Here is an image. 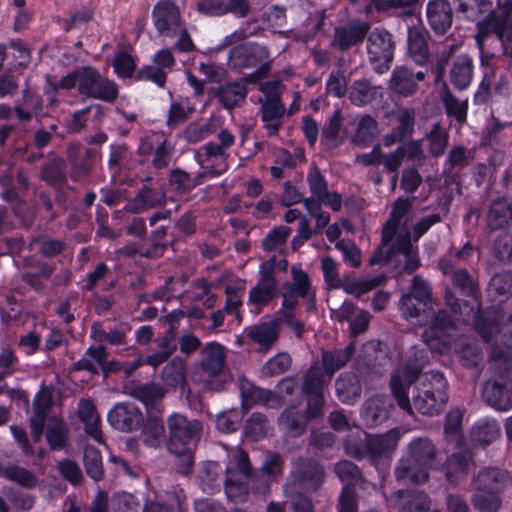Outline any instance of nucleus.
Instances as JSON below:
<instances>
[{
  "instance_id": "6e6d98bb",
  "label": "nucleus",
  "mask_w": 512,
  "mask_h": 512,
  "mask_svg": "<svg viewBox=\"0 0 512 512\" xmlns=\"http://www.w3.org/2000/svg\"><path fill=\"white\" fill-rule=\"evenodd\" d=\"M292 283H287L286 288L296 293L299 297L314 302L315 293L312 291L308 274L296 266L291 268Z\"/></svg>"
},
{
  "instance_id": "72a5a7b5",
  "label": "nucleus",
  "mask_w": 512,
  "mask_h": 512,
  "mask_svg": "<svg viewBox=\"0 0 512 512\" xmlns=\"http://www.w3.org/2000/svg\"><path fill=\"white\" fill-rule=\"evenodd\" d=\"M355 353V343L350 342L344 348L325 350L321 354V362L325 374L331 380L334 374L343 368Z\"/></svg>"
},
{
  "instance_id": "69168bd1",
  "label": "nucleus",
  "mask_w": 512,
  "mask_h": 512,
  "mask_svg": "<svg viewBox=\"0 0 512 512\" xmlns=\"http://www.w3.org/2000/svg\"><path fill=\"white\" fill-rule=\"evenodd\" d=\"M84 467L88 476L99 481L104 476L102 456L98 449L87 446L84 449Z\"/></svg>"
},
{
  "instance_id": "f704fd0d",
  "label": "nucleus",
  "mask_w": 512,
  "mask_h": 512,
  "mask_svg": "<svg viewBox=\"0 0 512 512\" xmlns=\"http://www.w3.org/2000/svg\"><path fill=\"white\" fill-rule=\"evenodd\" d=\"M225 364L224 348L219 343H209L202 351V359L199 368L203 375L208 377L218 376Z\"/></svg>"
},
{
  "instance_id": "c85d7f7f",
  "label": "nucleus",
  "mask_w": 512,
  "mask_h": 512,
  "mask_svg": "<svg viewBox=\"0 0 512 512\" xmlns=\"http://www.w3.org/2000/svg\"><path fill=\"white\" fill-rule=\"evenodd\" d=\"M473 59L468 54L455 57L449 69V80L459 91L467 89L473 80Z\"/></svg>"
},
{
  "instance_id": "c9c22d12",
  "label": "nucleus",
  "mask_w": 512,
  "mask_h": 512,
  "mask_svg": "<svg viewBox=\"0 0 512 512\" xmlns=\"http://www.w3.org/2000/svg\"><path fill=\"white\" fill-rule=\"evenodd\" d=\"M246 336L260 346V351H268L279 338L277 323L273 319L245 329Z\"/></svg>"
},
{
  "instance_id": "bf43d9fd",
  "label": "nucleus",
  "mask_w": 512,
  "mask_h": 512,
  "mask_svg": "<svg viewBox=\"0 0 512 512\" xmlns=\"http://www.w3.org/2000/svg\"><path fill=\"white\" fill-rule=\"evenodd\" d=\"M384 280V276L373 277L369 279L345 278L341 281L340 288H342L347 294L360 297L361 295L379 286Z\"/></svg>"
},
{
  "instance_id": "4d7b16f0",
  "label": "nucleus",
  "mask_w": 512,
  "mask_h": 512,
  "mask_svg": "<svg viewBox=\"0 0 512 512\" xmlns=\"http://www.w3.org/2000/svg\"><path fill=\"white\" fill-rule=\"evenodd\" d=\"M162 381L171 387L182 386L186 382L185 364L180 357H174L162 369Z\"/></svg>"
},
{
  "instance_id": "a878e982",
  "label": "nucleus",
  "mask_w": 512,
  "mask_h": 512,
  "mask_svg": "<svg viewBox=\"0 0 512 512\" xmlns=\"http://www.w3.org/2000/svg\"><path fill=\"white\" fill-rule=\"evenodd\" d=\"M248 89L241 81H231L219 85L213 95L226 110L240 107L247 97Z\"/></svg>"
},
{
  "instance_id": "58836bf2",
  "label": "nucleus",
  "mask_w": 512,
  "mask_h": 512,
  "mask_svg": "<svg viewBox=\"0 0 512 512\" xmlns=\"http://www.w3.org/2000/svg\"><path fill=\"white\" fill-rule=\"evenodd\" d=\"M472 464L471 452L463 451L453 453L446 459L443 466L447 480L451 483L458 482L468 474Z\"/></svg>"
},
{
  "instance_id": "4c0bfd02",
  "label": "nucleus",
  "mask_w": 512,
  "mask_h": 512,
  "mask_svg": "<svg viewBox=\"0 0 512 512\" xmlns=\"http://www.w3.org/2000/svg\"><path fill=\"white\" fill-rule=\"evenodd\" d=\"M338 399L344 404H355L361 397L362 386L357 375L342 373L335 381Z\"/></svg>"
},
{
  "instance_id": "4468645a",
  "label": "nucleus",
  "mask_w": 512,
  "mask_h": 512,
  "mask_svg": "<svg viewBox=\"0 0 512 512\" xmlns=\"http://www.w3.org/2000/svg\"><path fill=\"white\" fill-rule=\"evenodd\" d=\"M371 25L366 21L353 19L342 26L334 28L331 45L341 52H346L354 46H359L366 39Z\"/></svg>"
},
{
  "instance_id": "f257e3e1",
  "label": "nucleus",
  "mask_w": 512,
  "mask_h": 512,
  "mask_svg": "<svg viewBox=\"0 0 512 512\" xmlns=\"http://www.w3.org/2000/svg\"><path fill=\"white\" fill-rule=\"evenodd\" d=\"M422 372V366L415 361L408 360L402 373H394L389 381L392 396L398 406L413 414V407L423 415H437L448 401V383L439 371L424 373L419 385L413 388L412 402L409 398V389L416 382Z\"/></svg>"
},
{
  "instance_id": "de8ad7c7",
  "label": "nucleus",
  "mask_w": 512,
  "mask_h": 512,
  "mask_svg": "<svg viewBox=\"0 0 512 512\" xmlns=\"http://www.w3.org/2000/svg\"><path fill=\"white\" fill-rule=\"evenodd\" d=\"M165 394L166 389L156 382L135 385L130 389V395L142 402L147 408L156 405Z\"/></svg>"
},
{
  "instance_id": "864d4df0",
  "label": "nucleus",
  "mask_w": 512,
  "mask_h": 512,
  "mask_svg": "<svg viewBox=\"0 0 512 512\" xmlns=\"http://www.w3.org/2000/svg\"><path fill=\"white\" fill-rule=\"evenodd\" d=\"M378 134L377 121L370 115L363 116L358 123L353 143L358 147L365 148L376 139Z\"/></svg>"
},
{
  "instance_id": "4be33fe9",
  "label": "nucleus",
  "mask_w": 512,
  "mask_h": 512,
  "mask_svg": "<svg viewBox=\"0 0 512 512\" xmlns=\"http://www.w3.org/2000/svg\"><path fill=\"white\" fill-rule=\"evenodd\" d=\"M485 222L489 233L509 228L512 224V203L504 197L492 200L486 211Z\"/></svg>"
},
{
  "instance_id": "37998d69",
  "label": "nucleus",
  "mask_w": 512,
  "mask_h": 512,
  "mask_svg": "<svg viewBox=\"0 0 512 512\" xmlns=\"http://www.w3.org/2000/svg\"><path fill=\"white\" fill-rule=\"evenodd\" d=\"M381 87L374 85L368 79L355 80L348 93V98L355 106H365L373 102L380 94Z\"/></svg>"
},
{
  "instance_id": "79ce46f5",
  "label": "nucleus",
  "mask_w": 512,
  "mask_h": 512,
  "mask_svg": "<svg viewBox=\"0 0 512 512\" xmlns=\"http://www.w3.org/2000/svg\"><path fill=\"white\" fill-rule=\"evenodd\" d=\"M108 355L107 348L104 345L90 346L86 349L83 356L74 363V369L97 375L101 370L104 360H107Z\"/></svg>"
},
{
  "instance_id": "473e14b6",
  "label": "nucleus",
  "mask_w": 512,
  "mask_h": 512,
  "mask_svg": "<svg viewBox=\"0 0 512 512\" xmlns=\"http://www.w3.org/2000/svg\"><path fill=\"white\" fill-rule=\"evenodd\" d=\"M440 101L447 117L455 119L459 126L466 123L469 107L467 98L460 99L450 90L448 85L444 83L440 90Z\"/></svg>"
},
{
  "instance_id": "2f4dec72",
  "label": "nucleus",
  "mask_w": 512,
  "mask_h": 512,
  "mask_svg": "<svg viewBox=\"0 0 512 512\" xmlns=\"http://www.w3.org/2000/svg\"><path fill=\"white\" fill-rule=\"evenodd\" d=\"M508 481L509 475L506 471L498 468H486L479 471L474 479V484L480 492L498 494L505 488Z\"/></svg>"
},
{
  "instance_id": "0e129e2a",
  "label": "nucleus",
  "mask_w": 512,
  "mask_h": 512,
  "mask_svg": "<svg viewBox=\"0 0 512 512\" xmlns=\"http://www.w3.org/2000/svg\"><path fill=\"white\" fill-rule=\"evenodd\" d=\"M475 329L485 341H490L495 333L499 331L497 313L489 312L484 315H476L473 312Z\"/></svg>"
},
{
  "instance_id": "6ab92c4d",
  "label": "nucleus",
  "mask_w": 512,
  "mask_h": 512,
  "mask_svg": "<svg viewBox=\"0 0 512 512\" xmlns=\"http://www.w3.org/2000/svg\"><path fill=\"white\" fill-rule=\"evenodd\" d=\"M141 440L142 443L151 449L167 448L168 435L165 430V422L160 412H147L146 418H143L141 424Z\"/></svg>"
},
{
  "instance_id": "cd10ccee",
  "label": "nucleus",
  "mask_w": 512,
  "mask_h": 512,
  "mask_svg": "<svg viewBox=\"0 0 512 512\" xmlns=\"http://www.w3.org/2000/svg\"><path fill=\"white\" fill-rule=\"evenodd\" d=\"M261 119L269 136H276L282 127L286 107L282 99L259 100Z\"/></svg>"
},
{
  "instance_id": "a18cd8bd",
  "label": "nucleus",
  "mask_w": 512,
  "mask_h": 512,
  "mask_svg": "<svg viewBox=\"0 0 512 512\" xmlns=\"http://www.w3.org/2000/svg\"><path fill=\"white\" fill-rule=\"evenodd\" d=\"M360 357L367 367L374 368L377 372L390 361L385 346L379 340L366 342Z\"/></svg>"
},
{
  "instance_id": "ddd939ff",
  "label": "nucleus",
  "mask_w": 512,
  "mask_h": 512,
  "mask_svg": "<svg viewBox=\"0 0 512 512\" xmlns=\"http://www.w3.org/2000/svg\"><path fill=\"white\" fill-rule=\"evenodd\" d=\"M152 20L162 36L175 37L181 30V14L173 0H158L152 10Z\"/></svg>"
},
{
  "instance_id": "e2e57ef3",
  "label": "nucleus",
  "mask_w": 512,
  "mask_h": 512,
  "mask_svg": "<svg viewBox=\"0 0 512 512\" xmlns=\"http://www.w3.org/2000/svg\"><path fill=\"white\" fill-rule=\"evenodd\" d=\"M324 375L318 363H314L306 371L302 383V392L305 395L323 394Z\"/></svg>"
},
{
  "instance_id": "c03bdc74",
  "label": "nucleus",
  "mask_w": 512,
  "mask_h": 512,
  "mask_svg": "<svg viewBox=\"0 0 512 512\" xmlns=\"http://www.w3.org/2000/svg\"><path fill=\"white\" fill-rule=\"evenodd\" d=\"M454 353L463 367L473 368L482 361L481 349L470 338H461L454 345Z\"/></svg>"
},
{
  "instance_id": "f03ea898",
  "label": "nucleus",
  "mask_w": 512,
  "mask_h": 512,
  "mask_svg": "<svg viewBox=\"0 0 512 512\" xmlns=\"http://www.w3.org/2000/svg\"><path fill=\"white\" fill-rule=\"evenodd\" d=\"M475 40L480 51V64L484 69L483 79L474 95L475 103H483L489 94L494 70L490 65L499 45L512 41V1L506 2L498 11L489 13L476 25Z\"/></svg>"
},
{
  "instance_id": "774afa93",
  "label": "nucleus",
  "mask_w": 512,
  "mask_h": 512,
  "mask_svg": "<svg viewBox=\"0 0 512 512\" xmlns=\"http://www.w3.org/2000/svg\"><path fill=\"white\" fill-rule=\"evenodd\" d=\"M334 472L338 478L351 486L356 485L363 480L360 469L349 460H341L334 465Z\"/></svg>"
},
{
  "instance_id": "e433bc0d",
  "label": "nucleus",
  "mask_w": 512,
  "mask_h": 512,
  "mask_svg": "<svg viewBox=\"0 0 512 512\" xmlns=\"http://www.w3.org/2000/svg\"><path fill=\"white\" fill-rule=\"evenodd\" d=\"M77 414L84 424L85 432L98 443H104L103 434L99 428V416L96 407L90 399L79 400Z\"/></svg>"
},
{
  "instance_id": "2eb2a0df",
  "label": "nucleus",
  "mask_w": 512,
  "mask_h": 512,
  "mask_svg": "<svg viewBox=\"0 0 512 512\" xmlns=\"http://www.w3.org/2000/svg\"><path fill=\"white\" fill-rule=\"evenodd\" d=\"M22 268L21 280L37 293L45 290V280L50 279L56 270L55 264L41 261L32 255L22 259Z\"/></svg>"
},
{
  "instance_id": "39448f33",
  "label": "nucleus",
  "mask_w": 512,
  "mask_h": 512,
  "mask_svg": "<svg viewBox=\"0 0 512 512\" xmlns=\"http://www.w3.org/2000/svg\"><path fill=\"white\" fill-rule=\"evenodd\" d=\"M326 472L323 465L313 459L299 456L292 461V469L284 483L283 495L295 493V489L316 492L324 484Z\"/></svg>"
},
{
  "instance_id": "7c9ffc66",
  "label": "nucleus",
  "mask_w": 512,
  "mask_h": 512,
  "mask_svg": "<svg viewBox=\"0 0 512 512\" xmlns=\"http://www.w3.org/2000/svg\"><path fill=\"white\" fill-rule=\"evenodd\" d=\"M240 392L246 404H258L270 408H278L282 404V399L279 395L271 390L255 386L249 381L241 382Z\"/></svg>"
},
{
  "instance_id": "052dcab7",
  "label": "nucleus",
  "mask_w": 512,
  "mask_h": 512,
  "mask_svg": "<svg viewBox=\"0 0 512 512\" xmlns=\"http://www.w3.org/2000/svg\"><path fill=\"white\" fill-rule=\"evenodd\" d=\"M270 425L267 417L259 412L253 413L246 421L245 435L254 441L267 436Z\"/></svg>"
},
{
  "instance_id": "423d86ee",
  "label": "nucleus",
  "mask_w": 512,
  "mask_h": 512,
  "mask_svg": "<svg viewBox=\"0 0 512 512\" xmlns=\"http://www.w3.org/2000/svg\"><path fill=\"white\" fill-rule=\"evenodd\" d=\"M491 366L495 375L485 382L483 398L496 410L507 411L512 408V381L509 377L511 361L495 358Z\"/></svg>"
},
{
  "instance_id": "c756f323",
  "label": "nucleus",
  "mask_w": 512,
  "mask_h": 512,
  "mask_svg": "<svg viewBox=\"0 0 512 512\" xmlns=\"http://www.w3.org/2000/svg\"><path fill=\"white\" fill-rule=\"evenodd\" d=\"M45 438L52 451L64 450L69 446V428L63 418L46 416Z\"/></svg>"
},
{
  "instance_id": "9d476101",
  "label": "nucleus",
  "mask_w": 512,
  "mask_h": 512,
  "mask_svg": "<svg viewBox=\"0 0 512 512\" xmlns=\"http://www.w3.org/2000/svg\"><path fill=\"white\" fill-rule=\"evenodd\" d=\"M79 93L89 98L113 102L118 96L117 85L91 66L81 68Z\"/></svg>"
},
{
  "instance_id": "13d9d810",
  "label": "nucleus",
  "mask_w": 512,
  "mask_h": 512,
  "mask_svg": "<svg viewBox=\"0 0 512 512\" xmlns=\"http://www.w3.org/2000/svg\"><path fill=\"white\" fill-rule=\"evenodd\" d=\"M277 294L278 285L257 282V284L249 291L248 302L257 308L262 309L264 306H267L275 300L277 298Z\"/></svg>"
},
{
  "instance_id": "680f3d73",
  "label": "nucleus",
  "mask_w": 512,
  "mask_h": 512,
  "mask_svg": "<svg viewBox=\"0 0 512 512\" xmlns=\"http://www.w3.org/2000/svg\"><path fill=\"white\" fill-rule=\"evenodd\" d=\"M397 122L396 130L405 138L412 136L415 130L416 110L414 108L398 107L394 113Z\"/></svg>"
},
{
  "instance_id": "a211bd4d",
  "label": "nucleus",
  "mask_w": 512,
  "mask_h": 512,
  "mask_svg": "<svg viewBox=\"0 0 512 512\" xmlns=\"http://www.w3.org/2000/svg\"><path fill=\"white\" fill-rule=\"evenodd\" d=\"M453 8L448 0H428L426 20L435 35H445L453 23Z\"/></svg>"
},
{
  "instance_id": "9b49d317",
  "label": "nucleus",
  "mask_w": 512,
  "mask_h": 512,
  "mask_svg": "<svg viewBox=\"0 0 512 512\" xmlns=\"http://www.w3.org/2000/svg\"><path fill=\"white\" fill-rule=\"evenodd\" d=\"M430 32L422 23L412 25L407 30V57L417 66L428 71L432 62L429 42Z\"/></svg>"
},
{
  "instance_id": "6e6552de",
  "label": "nucleus",
  "mask_w": 512,
  "mask_h": 512,
  "mask_svg": "<svg viewBox=\"0 0 512 512\" xmlns=\"http://www.w3.org/2000/svg\"><path fill=\"white\" fill-rule=\"evenodd\" d=\"M400 437L401 433L396 428L382 435L366 434L364 440L360 441L348 437L345 441V451L355 459L370 457L376 460L391 454L397 447Z\"/></svg>"
},
{
  "instance_id": "49530a36",
  "label": "nucleus",
  "mask_w": 512,
  "mask_h": 512,
  "mask_svg": "<svg viewBox=\"0 0 512 512\" xmlns=\"http://www.w3.org/2000/svg\"><path fill=\"white\" fill-rule=\"evenodd\" d=\"M0 473L7 480L25 489H34L39 485V480L32 471L17 464L1 466Z\"/></svg>"
},
{
  "instance_id": "8fccbe9b",
  "label": "nucleus",
  "mask_w": 512,
  "mask_h": 512,
  "mask_svg": "<svg viewBox=\"0 0 512 512\" xmlns=\"http://www.w3.org/2000/svg\"><path fill=\"white\" fill-rule=\"evenodd\" d=\"M424 140L428 143L427 149L429 154L434 158H438L444 154L448 146L449 133L440 122H435L430 131L425 134Z\"/></svg>"
},
{
  "instance_id": "3c124183",
  "label": "nucleus",
  "mask_w": 512,
  "mask_h": 512,
  "mask_svg": "<svg viewBox=\"0 0 512 512\" xmlns=\"http://www.w3.org/2000/svg\"><path fill=\"white\" fill-rule=\"evenodd\" d=\"M500 436L498 423L490 419L479 420L471 431V439L479 445H489Z\"/></svg>"
},
{
  "instance_id": "b1692460",
  "label": "nucleus",
  "mask_w": 512,
  "mask_h": 512,
  "mask_svg": "<svg viewBox=\"0 0 512 512\" xmlns=\"http://www.w3.org/2000/svg\"><path fill=\"white\" fill-rule=\"evenodd\" d=\"M439 268L444 275L451 277L452 284L457 287L461 294L467 297H475L478 287L468 271L464 268L456 269L452 258H441Z\"/></svg>"
},
{
  "instance_id": "20e7f679",
  "label": "nucleus",
  "mask_w": 512,
  "mask_h": 512,
  "mask_svg": "<svg viewBox=\"0 0 512 512\" xmlns=\"http://www.w3.org/2000/svg\"><path fill=\"white\" fill-rule=\"evenodd\" d=\"M407 449L408 456L402 458L395 467V478L414 484L425 483L429 478L428 470L437 456L435 445L430 439L420 437L412 440Z\"/></svg>"
},
{
  "instance_id": "338daca9",
  "label": "nucleus",
  "mask_w": 512,
  "mask_h": 512,
  "mask_svg": "<svg viewBox=\"0 0 512 512\" xmlns=\"http://www.w3.org/2000/svg\"><path fill=\"white\" fill-rule=\"evenodd\" d=\"M292 233V229L285 225H280L271 229L262 240V248L266 252H272L283 245Z\"/></svg>"
},
{
  "instance_id": "5fc2aeb1",
  "label": "nucleus",
  "mask_w": 512,
  "mask_h": 512,
  "mask_svg": "<svg viewBox=\"0 0 512 512\" xmlns=\"http://www.w3.org/2000/svg\"><path fill=\"white\" fill-rule=\"evenodd\" d=\"M418 2L419 0H371L370 7L378 12L399 10V16L412 17Z\"/></svg>"
},
{
  "instance_id": "bb28decb",
  "label": "nucleus",
  "mask_w": 512,
  "mask_h": 512,
  "mask_svg": "<svg viewBox=\"0 0 512 512\" xmlns=\"http://www.w3.org/2000/svg\"><path fill=\"white\" fill-rule=\"evenodd\" d=\"M395 507L400 512H429L431 502L420 490H399L394 493Z\"/></svg>"
},
{
  "instance_id": "0eeeda50",
  "label": "nucleus",
  "mask_w": 512,
  "mask_h": 512,
  "mask_svg": "<svg viewBox=\"0 0 512 512\" xmlns=\"http://www.w3.org/2000/svg\"><path fill=\"white\" fill-rule=\"evenodd\" d=\"M399 306L407 320L419 326L428 324L433 314V304L430 287L421 276L413 277L412 289L401 297Z\"/></svg>"
},
{
  "instance_id": "5701e85b",
  "label": "nucleus",
  "mask_w": 512,
  "mask_h": 512,
  "mask_svg": "<svg viewBox=\"0 0 512 512\" xmlns=\"http://www.w3.org/2000/svg\"><path fill=\"white\" fill-rule=\"evenodd\" d=\"M267 58V49L256 43L238 45L229 52V60L238 68L253 67Z\"/></svg>"
},
{
  "instance_id": "aec40b11",
  "label": "nucleus",
  "mask_w": 512,
  "mask_h": 512,
  "mask_svg": "<svg viewBox=\"0 0 512 512\" xmlns=\"http://www.w3.org/2000/svg\"><path fill=\"white\" fill-rule=\"evenodd\" d=\"M217 139L219 140L218 144L209 142L197 151L198 163L208 173H211V157H216L223 162V158L229 157L228 149L235 142L234 135L227 129H221L217 133Z\"/></svg>"
},
{
  "instance_id": "ea45409f",
  "label": "nucleus",
  "mask_w": 512,
  "mask_h": 512,
  "mask_svg": "<svg viewBox=\"0 0 512 512\" xmlns=\"http://www.w3.org/2000/svg\"><path fill=\"white\" fill-rule=\"evenodd\" d=\"M412 206L408 198H398L393 206L389 219L383 227V242L391 243L395 238L397 230Z\"/></svg>"
},
{
  "instance_id": "09e8293b",
  "label": "nucleus",
  "mask_w": 512,
  "mask_h": 512,
  "mask_svg": "<svg viewBox=\"0 0 512 512\" xmlns=\"http://www.w3.org/2000/svg\"><path fill=\"white\" fill-rule=\"evenodd\" d=\"M394 248L397 249V253H401L405 256L404 271L408 274H412L420 266V260L418 256L417 248L411 243V235L409 232L398 235L394 241Z\"/></svg>"
},
{
  "instance_id": "1a4fd4ad",
  "label": "nucleus",
  "mask_w": 512,
  "mask_h": 512,
  "mask_svg": "<svg viewBox=\"0 0 512 512\" xmlns=\"http://www.w3.org/2000/svg\"><path fill=\"white\" fill-rule=\"evenodd\" d=\"M367 55L370 64L378 74L387 72L394 59L395 41L393 35L384 28L369 31L367 37Z\"/></svg>"
},
{
  "instance_id": "7ed1b4c3",
  "label": "nucleus",
  "mask_w": 512,
  "mask_h": 512,
  "mask_svg": "<svg viewBox=\"0 0 512 512\" xmlns=\"http://www.w3.org/2000/svg\"><path fill=\"white\" fill-rule=\"evenodd\" d=\"M168 427L167 451L179 458L178 472L186 475L190 472L194 457L192 446H195L203 431L201 421L188 419L180 413H172L167 417Z\"/></svg>"
},
{
  "instance_id": "603ef678",
  "label": "nucleus",
  "mask_w": 512,
  "mask_h": 512,
  "mask_svg": "<svg viewBox=\"0 0 512 512\" xmlns=\"http://www.w3.org/2000/svg\"><path fill=\"white\" fill-rule=\"evenodd\" d=\"M202 490L214 494L220 490L222 482V469L216 462H207L203 465L199 475Z\"/></svg>"
},
{
  "instance_id": "a19ab883",
  "label": "nucleus",
  "mask_w": 512,
  "mask_h": 512,
  "mask_svg": "<svg viewBox=\"0 0 512 512\" xmlns=\"http://www.w3.org/2000/svg\"><path fill=\"white\" fill-rule=\"evenodd\" d=\"M308 420L296 407L291 406L284 409L278 417V426L290 437L302 435L307 426Z\"/></svg>"
},
{
  "instance_id": "dca6fc26",
  "label": "nucleus",
  "mask_w": 512,
  "mask_h": 512,
  "mask_svg": "<svg viewBox=\"0 0 512 512\" xmlns=\"http://www.w3.org/2000/svg\"><path fill=\"white\" fill-rule=\"evenodd\" d=\"M107 418L113 428L122 432H132L141 427L144 417L136 404L120 402L108 412Z\"/></svg>"
},
{
  "instance_id": "f3484780",
  "label": "nucleus",
  "mask_w": 512,
  "mask_h": 512,
  "mask_svg": "<svg viewBox=\"0 0 512 512\" xmlns=\"http://www.w3.org/2000/svg\"><path fill=\"white\" fill-rule=\"evenodd\" d=\"M393 408L389 395L375 394L362 404L360 416L367 427H376L390 417Z\"/></svg>"
},
{
  "instance_id": "412c9836",
  "label": "nucleus",
  "mask_w": 512,
  "mask_h": 512,
  "mask_svg": "<svg viewBox=\"0 0 512 512\" xmlns=\"http://www.w3.org/2000/svg\"><path fill=\"white\" fill-rule=\"evenodd\" d=\"M428 71L420 70L416 73L406 66L396 67L389 81V88L392 92L408 97L416 93L418 89L417 82L423 81L427 76Z\"/></svg>"
},
{
  "instance_id": "393cba45",
  "label": "nucleus",
  "mask_w": 512,
  "mask_h": 512,
  "mask_svg": "<svg viewBox=\"0 0 512 512\" xmlns=\"http://www.w3.org/2000/svg\"><path fill=\"white\" fill-rule=\"evenodd\" d=\"M46 158V162L40 167L39 179L52 187H62L67 182L65 159L54 151L49 152Z\"/></svg>"
},
{
  "instance_id": "f8f14e48",
  "label": "nucleus",
  "mask_w": 512,
  "mask_h": 512,
  "mask_svg": "<svg viewBox=\"0 0 512 512\" xmlns=\"http://www.w3.org/2000/svg\"><path fill=\"white\" fill-rule=\"evenodd\" d=\"M99 152L94 148L82 149L79 142H71L66 147V157L70 165L69 177L73 182L85 180L94 168Z\"/></svg>"
}]
</instances>
